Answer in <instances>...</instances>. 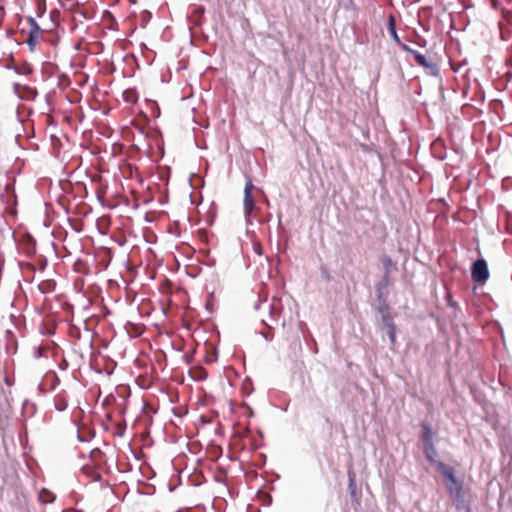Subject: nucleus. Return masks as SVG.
I'll use <instances>...</instances> for the list:
<instances>
[{"instance_id": "nucleus-1", "label": "nucleus", "mask_w": 512, "mask_h": 512, "mask_svg": "<svg viewBox=\"0 0 512 512\" xmlns=\"http://www.w3.org/2000/svg\"><path fill=\"white\" fill-rule=\"evenodd\" d=\"M256 309L263 308L264 310H268L270 322L263 319L262 322L268 327L272 328V323H277L279 321V315L281 313V304L280 301L273 298L271 302L268 300L260 301L256 306Z\"/></svg>"}, {"instance_id": "nucleus-2", "label": "nucleus", "mask_w": 512, "mask_h": 512, "mask_svg": "<svg viewBox=\"0 0 512 512\" xmlns=\"http://www.w3.org/2000/svg\"><path fill=\"white\" fill-rule=\"evenodd\" d=\"M472 280L479 284H484L488 280L490 273L487 262L484 258H479L471 266Z\"/></svg>"}, {"instance_id": "nucleus-3", "label": "nucleus", "mask_w": 512, "mask_h": 512, "mask_svg": "<svg viewBox=\"0 0 512 512\" xmlns=\"http://www.w3.org/2000/svg\"><path fill=\"white\" fill-rule=\"evenodd\" d=\"M437 471L442 474L447 483V489L450 492V489L463 487V482L458 480L456 477V472L454 468L446 465L443 462L437 463Z\"/></svg>"}, {"instance_id": "nucleus-4", "label": "nucleus", "mask_w": 512, "mask_h": 512, "mask_svg": "<svg viewBox=\"0 0 512 512\" xmlns=\"http://www.w3.org/2000/svg\"><path fill=\"white\" fill-rule=\"evenodd\" d=\"M254 189V185L250 178H247L245 187H244V199H243V210L244 215L249 217L252 211L255 208V202L252 196V191Z\"/></svg>"}, {"instance_id": "nucleus-5", "label": "nucleus", "mask_w": 512, "mask_h": 512, "mask_svg": "<svg viewBox=\"0 0 512 512\" xmlns=\"http://www.w3.org/2000/svg\"><path fill=\"white\" fill-rule=\"evenodd\" d=\"M449 493L453 498V504H454L456 510H458V511L464 510L465 512L472 511L471 505L465 499V493H464L463 487L450 489Z\"/></svg>"}, {"instance_id": "nucleus-6", "label": "nucleus", "mask_w": 512, "mask_h": 512, "mask_svg": "<svg viewBox=\"0 0 512 512\" xmlns=\"http://www.w3.org/2000/svg\"><path fill=\"white\" fill-rule=\"evenodd\" d=\"M415 62L424 68L426 74L430 76L437 77L439 76V66L436 62L427 59L425 55L419 53L418 55H415Z\"/></svg>"}, {"instance_id": "nucleus-7", "label": "nucleus", "mask_w": 512, "mask_h": 512, "mask_svg": "<svg viewBox=\"0 0 512 512\" xmlns=\"http://www.w3.org/2000/svg\"><path fill=\"white\" fill-rule=\"evenodd\" d=\"M390 284V276L383 275L381 280L375 285L376 298H387V288Z\"/></svg>"}, {"instance_id": "nucleus-8", "label": "nucleus", "mask_w": 512, "mask_h": 512, "mask_svg": "<svg viewBox=\"0 0 512 512\" xmlns=\"http://www.w3.org/2000/svg\"><path fill=\"white\" fill-rule=\"evenodd\" d=\"M420 426H421V439H422L423 445L433 444L434 443V440H433L434 433L431 429V426L427 422H421Z\"/></svg>"}, {"instance_id": "nucleus-9", "label": "nucleus", "mask_w": 512, "mask_h": 512, "mask_svg": "<svg viewBox=\"0 0 512 512\" xmlns=\"http://www.w3.org/2000/svg\"><path fill=\"white\" fill-rule=\"evenodd\" d=\"M424 446V454H425V457L427 459V461L432 464V465H435L437 467V463L439 461H436L437 457H438V452H437V449L435 447V444H426V445H423Z\"/></svg>"}, {"instance_id": "nucleus-10", "label": "nucleus", "mask_w": 512, "mask_h": 512, "mask_svg": "<svg viewBox=\"0 0 512 512\" xmlns=\"http://www.w3.org/2000/svg\"><path fill=\"white\" fill-rule=\"evenodd\" d=\"M348 489L352 499L357 501V487L355 473L352 469H348Z\"/></svg>"}, {"instance_id": "nucleus-11", "label": "nucleus", "mask_w": 512, "mask_h": 512, "mask_svg": "<svg viewBox=\"0 0 512 512\" xmlns=\"http://www.w3.org/2000/svg\"><path fill=\"white\" fill-rule=\"evenodd\" d=\"M432 153L439 160H444L446 158L444 147H442L441 141H435L433 143Z\"/></svg>"}, {"instance_id": "nucleus-12", "label": "nucleus", "mask_w": 512, "mask_h": 512, "mask_svg": "<svg viewBox=\"0 0 512 512\" xmlns=\"http://www.w3.org/2000/svg\"><path fill=\"white\" fill-rule=\"evenodd\" d=\"M381 263L385 270L384 275L390 276L391 271L395 268V264H394V261L392 260V258L390 256L385 255L382 257Z\"/></svg>"}, {"instance_id": "nucleus-13", "label": "nucleus", "mask_w": 512, "mask_h": 512, "mask_svg": "<svg viewBox=\"0 0 512 512\" xmlns=\"http://www.w3.org/2000/svg\"><path fill=\"white\" fill-rule=\"evenodd\" d=\"M388 31H389L391 37L394 39V41L398 44H401L400 38L397 34L396 27H395V19L392 15L389 17Z\"/></svg>"}, {"instance_id": "nucleus-14", "label": "nucleus", "mask_w": 512, "mask_h": 512, "mask_svg": "<svg viewBox=\"0 0 512 512\" xmlns=\"http://www.w3.org/2000/svg\"><path fill=\"white\" fill-rule=\"evenodd\" d=\"M55 285L56 284H55L54 281H52V280H45V281H42L38 285V288H39L41 293L47 294V293H50V292L54 291Z\"/></svg>"}, {"instance_id": "nucleus-15", "label": "nucleus", "mask_w": 512, "mask_h": 512, "mask_svg": "<svg viewBox=\"0 0 512 512\" xmlns=\"http://www.w3.org/2000/svg\"><path fill=\"white\" fill-rule=\"evenodd\" d=\"M378 306L377 311L382 315H385L386 313H389V304L387 298H378L377 299Z\"/></svg>"}, {"instance_id": "nucleus-16", "label": "nucleus", "mask_w": 512, "mask_h": 512, "mask_svg": "<svg viewBox=\"0 0 512 512\" xmlns=\"http://www.w3.org/2000/svg\"><path fill=\"white\" fill-rule=\"evenodd\" d=\"M39 498L44 504L52 503L55 500V496L45 488L40 491Z\"/></svg>"}, {"instance_id": "nucleus-17", "label": "nucleus", "mask_w": 512, "mask_h": 512, "mask_svg": "<svg viewBox=\"0 0 512 512\" xmlns=\"http://www.w3.org/2000/svg\"><path fill=\"white\" fill-rule=\"evenodd\" d=\"M27 22L30 26L29 33H32V34H40L41 33V28H40L39 24L36 22L35 18L29 16V17H27Z\"/></svg>"}, {"instance_id": "nucleus-18", "label": "nucleus", "mask_w": 512, "mask_h": 512, "mask_svg": "<svg viewBox=\"0 0 512 512\" xmlns=\"http://www.w3.org/2000/svg\"><path fill=\"white\" fill-rule=\"evenodd\" d=\"M39 37H40V34H32V33L28 34V38H27L26 42L29 46L30 51H34V48L39 40Z\"/></svg>"}, {"instance_id": "nucleus-19", "label": "nucleus", "mask_w": 512, "mask_h": 512, "mask_svg": "<svg viewBox=\"0 0 512 512\" xmlns=\"http://www.w3.org/2000/svg\"><path fill=\"white\" fill-rule=\"evenodd\" d=\"M381 320L387 329H389L390 327L396 326L390 313H386L385 315H382Z\"/></svg>"}, {"instance_id": "nucleus-20", "label": "nucleus", "mask_w": 512, "mask_h": 512, "mask_svg": "<svg viewBox=\"0 0 512 512\" xmlns=\"http://www.w3.org/2000/svg\"><path fill=\"white\" fill-rule=\"evenodd\" d=\"M68 407L67 401L63 398H58L55 401V408L58 411H64Z\"/></svg>"}, {"instance_id": "nucleus-21", "label": "nucleus", "mask_w": 512, "mask_h": 512, "mask_svg": "<svg viewBox=\"0 0 512 512\" xmlns=\"http://www.w3.org/2000/svg\"><path fill=\"white\" fill-rule=\"evenodd\" d=\"M387 334L389 337V340L392 344H395L396 342V326L390 327L387 329Z\"/></svg>"}, {"instance_id": "nucleus-22", "label": "nucleus", "mask_w": 512, "mask_h": 512, "mask_svg": "<svg viewBox=\"0 0 512 512\" xmlns=\"http://www.w3.org/2000/svg\"><path fill=\"white\" fill-rule=\"evenodd\" d=\"M400 45H401V47H402V49H403L404 51H406L407 53H409V54L413 55V57H414V58H415V55H418V54L420 53L419 51H417V50H415V49L410 48V47H409L408 45H406V44H402V43H401Z\"/></svg>"}, {"instance_id": "nucleus-23", "label": "nucleus", "mask_w": 512, "mask_h": 512, "mask_svg": "<svg viewBox=\"0 0 512 512\" xmlns=\"http://www.w3.org/2000/svg\"><path fill=\"white\" fill-rule=\"evenodd\" d=\"M124 96H125V101L128 102V103H135L136 102V99L135 97L133 96V93L132 92H128L126 91L124 93Z\"/></svg>"}, {"instance_id": "nucleus-24", "label": "nucleus", "mask_w": 512, "mask_h": 512, "mask_svg": "<svg viewBox=\"0 0 512 512\" xmlns=\"http://www.w3.org/2000/svg\"><path fill=\"white\" fill-rule=\"evenodd\" d=\"M44 355V349L39 346L37 349H36V352H35V357L36 358H40V357H43Z\"/></svg>"}, {"instance_id": "nucleus-25", "label": "nucleus", "mask_w": 512, "mask_h": 512, "mask_svg": "<svg viewBox=\"0 0 512 512\" xmlns=\"http://www.w3.org/2000/svg\"><path fill=\"white\" fill-rule=\"evenodd\" d=\"M262 336L266 339V340H271L272 339V334L270 333H262Z\"/></svg>"}, {"instance_id": "nucleus-26", "label": "nucleus", "mask_w": 512, "mask_h": 512, "mask_svg": "<svg viewBox=\"0 0 512 512\" xmlns=\"http://www.w3.org/2000/svg\"><path fill=\"white\" fill-rule=\"evenodd\" d=\"M6 33L8 37H11L15 33V31L13 29H8Z\"/></svg>"}, {"instance_id": "nucleus-27", "label": "nucleus", "mask_w": 512, "mask_h": 512, "mask_svg": "<svg viewBox=\"0 0 512 512\" xmlns=\"http://www.w3.org/2000/svg\"><path fill=\"white\" fill-rule=\"evenodd\" d=\"M491 4L493 8H497L498 0H491Z\"/></svg>"}, {"instance_id": "nucleus-28", "label": "nucleus", "mask_w": 512, "mask_h": 512, "mask_svg": "<svg viewBox=\"0 0 512 512\" xmlns=\"http://www.w3.org/2000/svg\"><path fill=\"white\" fill-rule=\"evenodd\" d=\"M324 277H325V279L330 280V275L328 272H325Z\"/></svg>"}, {"instance_id": "nucleus-29", "label": "nucleus", "mask_w": 512, "mask_h": 512, "mask_svg": "<svg viewBox=\"0 0 512 512\" xmlns=\"http://www.w3.org/2000/svg\"><path fill=\"white\" fill-rule=\"evenodd\" d=\"M19 88H20V84L15 83V84H14V89L17 91Z\"/></svg>"}, {"instance_id": "nucleus-30", "label": "nucleus", "mask_w": 512, "mask_h": 512, "mask_svg": "<svg viewBox=\"0 0 512 512\" xmlns=\"http://www.w3.org/2000/svg\"><path fill=\"white\" fill-rule=\"evenodd\" d=\"M0 14H1V17H3V14H4V8L2 6H0Z\"/></svg>"}, {"instance_id": "nucleus-31", "label": "nucleus", "mask_w": 512, "mask_h": 512, "mask_svg": "<svg viewBox=\"0 0 512 512\" xmlns=\"http://www.w3.org/2000/svg\"><path fill=\"white\" fill-rule=\"evenodd\" d=\"M29 90L34 94V97L37 95V92L35 90H32L29 88Z\"/></svg>"}]
</instances>
